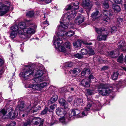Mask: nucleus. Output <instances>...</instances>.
Returning <instances> with one entry per match:
<instances>
[{"instance_id": "obj_42", "label": "nucleus", "mask_w": 126, "mask_h": 126, "mask_svg": "<svg viewBox=\"0 0 126 126\" xmlns=\"http://www.w3.org/2000/svg\"><path fill=\"white\" fill-rule=\"evenodd\" d=\"M49 25V24L48 23V21H47V19L46 21H45L42 24V26L43 27L44 26V27L46 26Z\"/></svg>"}, {"instance_id": "obj_51", "label": "nucleus", "mask_w": 126, "mask_h": 126, "mask_svg": "<svg viewBox=\"0 0 126 126\" xmlns=\"http://www.w3.org/2000/svg\"><path fill=\"white\" fill-rule=\"evenodd\" d=\"M57 105L56 104H53V105L51 106L50 107V109L52 110H53L56 107Z\"/></svg>"}, {"instance_id": "obj_36", "label": "nucleus", "mask_w": 126, "mask_h": 126, "mask_svg": "<svg viewBox=\"0 0 126 126\" xmlns=\"http://www.w3.org/2000/svg\"><path fill=\"white\" fill-rule=\"evenodd\" d=\"M124 40H121L118 44V47L120 48H122L124 46Z\"/></svg>"}, {"instance_id": "obj_52", "label": "nucleus", "mask_w": 126, "mask_h": 126, "mask_svg": "<svg viewBox=\"0 0 126 126\" xmlns=\"http://www.w3.org/2000/svg\"><path fill=\"white\" fill-rule=\"evenodd\" d=\"M123 21V19L122 18L119 17L117 19V21L119 23V24H120Z\"/></svg>"}, {"instance_id": "obj_38", "label": "nucleus", "mask_w": 126, "mask_h": 126, "mask_svg": "<svg viewBox=\"0 0 126 126\" xmlns=\"http://www.w3.org/2000/svg\"><path fill=\"white\" fill-rule=\"evenodd\" d=\"M88 53L90 55H94V50L93 49L91 48L89 49V50L88 52Z\"/></svg>"}, {"instance_id": "obj_46", "label": "nucleus", "mask_w": 126, "mask_h": 126, "mask_svg": "<svg viewBox=\"0 0 126 126\" xmlns=\"http://www.w3.org/2000/svg\"><path fill=\"white\" fill-rule=\"evenodd\" d=\"M75 57L78 59H81L82 58V56L79 53H77L75 55Z\"/></svg>"}, {"instance_id": "obj_5", "label": "nucleus", "mask_w": 126, "mask_h": 126, "mask_svg": "<svg viewBox=\"0 0 126 126\" xmlns=\"http://www.w3.org/2000/svg\"><path fill=\"white\" fill-rule=\"evenodd\" d=\"M60 33L59 32L57 33V35L59 36H57L56 37H54L53 39V45H55V48L58 49L60 51L65 52H66V49L64 47L61 46L63 41L62 40V38L60 36H61Z\"/></svg>"}, {"instance_id": "obj_13", "label": "nucleus", "mask_w": 126, "mask_h": 126, "mask_svg": "<svg viewBox=\"0 0 126 126\" xmlns=\"http://www.w3.org/2000/svg\"><path fill=\"white\" fill-rule=\"evenodd\" d=\"M35 31L33 28H31L27 26L26 28L24 29L23 31V32L26 34L30 35L31 34H33L35 32Z\"/></svg>"}, {"instance_id": "obj_24", "label": "nucleus", "mask_w": 126, "mask_h": 126, "mask_svg": "<svg viewBox=\"0 0 126 126\" xmlns=\"http://www.w3.org/2000/svg\"><path fill=\"white\" fill-rule=\"evenodd\" d=\"M24 105L23 102H20V104H18L16 107V109H18L20 110H22L24 108Z\"/></svg>"}, {"instance_id": "obj_4", "label": "nucleus", "mask_w": 126, "mask_h": 126, "mask_svg": "<svg viewBox=\"0 0 126 126\" xmlns=\"http://www.w3.org/2000/svg\"><path fill=\"white\" fill-rule=\"evenodd\" d=\"M93 108L94 110L98 111L101 108L102 105L100 102L98 101H95L94 103L88 102V104L85 110L81 113V115L80 116L82 117L86 116L88 114V111H89L91 107Z\"/></svg>"}, {"instance_id": "obj_19", "label": "nucleus", "mask_w": 126, "mask_h": 126, "mask_svg": "<svg viewBox=\"0 0 126 126\" xmlns=\"http://www.w3.org/2000/svg\"><path fill=\"white\" fill-rule=\"evenodd\" d=\"M59 103L62 106H63L65 109H68V105L65 100L63 98H61L59 100Z\"/></svg>"}, {"instance_id": "obj_60", "label": "nucleus", "mask_w": 126, "mask_h": 126, "mask_svg": "<svg viewBox=\"0 0 126 126\" xmlns=\"http://www.w3.org/2000/svg\"><path fill=\"white\" fill-rule=\"evenodd\" d=\"M108 67L107 66H104L102 68V69L103 70H105L107 69Z\"/></svg>"}, {"instance_id": "obj_55", "label": "nucleus", "mask_w": 126, "mask_h": 126, "mask_svg": "<svg viewBox=\"0 0 126 126\" xmlns=\"http://www.w3.org/2000/svg\"><path fill=\"white\" fill-rule=\"evenodd\" d=\"M18 32L19 34H23V30H22L21 29V30H20L19 29V30H18Z\"/></svg>"}, {"instance_id": "obj_20", "label": "nucleus", "mask_w": 126, "mask_h": 126, "mask_svg": "<svg viewBox=\"0 0 126 126\" xmlns=\"http://www.w3.org/2000/svg\"><path fill=\"white\" fill-rule=\"evenodd\" d=\"M82 43V41L78 40L73 43V45L75 47L79 48L81 47Z\"/></svg>"}, {"instance_id": "obj_7", "label": "nucleus", "mask_w": 126, "mask_h": 126, "mask_svg": "<svg viewBox=\"0 0 126 126\" xmlns=\"http://www.w3.org/2000/svg\"><path fill=\"white\" fill-rule=\"evenodd\" d=\"M49 83V82H44L37 84H30L27 87L33 90L40 91L48 85Z\"/></svg>"}, {"instance_id": "obj_53", "label": "nucleus", "mask_w": 126, "mask_h": 126, "mask_svg": "<svg viewBox=\"0 0 126 126\" xmlns=\"http://www.w3.org/2000/svg\"><path fill=\"white\" fill-rule=\"evenodd\" d=\"M114 2L120 4L121 3L122 0H113Z\"/></svg>"}, {"instance_id": "obj_23", "label": "nucleus", "mask_w": 126, "mask_h": 126, "mask_svg": "<svg viewBox=\"0 0 126 126\" xmlns=\"http://www.w3.org/2000/svg\"><path fill=\"white\" fill-rule=\"evenodd\" d=\"M81 70L79 68H75L73 69L72 70H71L69 71V73L70 74L71 73V72H72L73 73L76 75H77L79 73Z\"/></svg>"}, {"instance_id": "obj_50", "label": "nucleus", "mask_w": 126, "mask_h": 126, "mask_svg": "<svg viewBox=\"0 0 126 126\" xmlns=\"http://www.w3.org/2000/svg\"><path fill=\"white\" fill-rule=\"evenodd\" d=\"M108 12L106 10H104L103 12V14L105 15L106 16L108 17Z\"/></svg>"}, {"instance_id": "obj_54", "label": "nucleus", "mask_w": 126, "mask_h": 126, "mask_svg": "<svg viewBox=\"0 0 126 126\" xmlns=\"http://www.w3.org/2000/svg\"><path fill=\"white\" fill-rule=\"evenodd\" d=\"M1 112L3 115H5L6 113V111L4 109H2L1 111Z\"/></svg>"}, {"instance_id": "obj_64", "label": "nucleus", "mask_w": 126, "mask_h": 126, "mask_svg": "<svg viewBox=\"0 0 126 126\" xmlns=\"http://www.w3.org/2000/svg\"><path fill=\"white\" fill-rule=\"evenodd\" d=\"M27 22H28V23L29 24H30V25H31V21H30L26 20V23H27Z\"/></svg>"}, {"instance_id": "obj_14", "label": "nucleus", "mask_w": 126, "mask_h": 126, "mask_svg": "<svg viewBox=\"0 0 126 126\" xmlns=\"http://www.w3.org/2000/svg\"><path fill=\"white\" fill-rule=\"evenodd\" d=\"M84 103L85 102H84L82 99L79 98H76L73 102V105L75 107H76L79 105L83 106Z\"/></svg>"}, {"instance_id": "obj_29", "label": "nucleus", "mask_w": 126, "mask_h": 126, "mask_svg": "<svg viewBox=\"0 0 126 126\" xmlns=\"http://www.w3.org/2000/svg\"><path fill=\"white\" fill-rule=\"evenodd\" d=\"M110 18L108 17L105 16L103 20V22L106 24H107L110 23Z\"/></svg>"}, {"instance_id": "obj_21", "label": "nucleus", "mask_w": 126, "mask_h": 126, "mask_svg": "<svg viewBox=\"0 0 126 126\" xmlns=\"http://www.w3.org/2000/svg\"><path fill=\"white\" fill-rule=\"evenodd\" d=\"M112 7L115 12H118L121 10V9L119 6L116 4H113Z\"/></svg>"}, {"instance_id": "obj_33", "label": "nucleus", "mask_w": 126, "mask_h": 126, "mask_svg": "<svg viewBox=\"0 0 126 126\" xmlns=\"http://www.w3.org/2000/svg\"><path fill=\"white\" fill-rule=\"evenodd\" d=\"M17 32L12 31L10 35V37L12 39H13L15 37Z\"/></svg>"}, {"instance_id": "obj_41", "label": "nucleus", "mask_w": 126, "mask_h": 126, "mask_svg": "<svg viewBox=\"0 0 126 126\" xmlns=\"http://www.w3.org/2000/svg\"><path fill=\"white\" fill-rule=\"evenodd\" d=\"M65 45L66 46V48L70 49L71 48V46L70 43L69 42H67L65 43Z\"/></svg>"}, {"instance_id": "obj_59", "label": "nucleus", "mask_w": 126, "mask_h": 126, "mask_svg": "<svg viewBox=\"0 0 126 126\" xmlns=\"http://www.w3.org/2000/svg\"><path fill=\"white\" fill-rule=\"evenodd\" d=\"M89 78L90 79H93L94 78V77L93 75H90L89 76Z\"/></svg>"}, {"instance_id": "obj_12", "label": "nucleus", "mask_w": 126, "mask_h": 126, "mask_svg": "<svg viewBox=\"0 0 126 126\" xmlns=\"http://www.w3.org/2000/svg\"><path fill=\"white\" fill-rule=\"evenodd\" d=\"M90 2L89 0H83V7L87 11H90L91 8L92 6L90 4Z\"/></svg>"}, {"instance_id": "obj_45", "label": "nucleus", "mask_w": 126, "mask_h": 126, "mask_svg": "<svg viewBox=\"0 0 126 126\" xmlns=\"http://www.w3.org/2000/svg\"><path fill=\"white\" fill-rule=\"evenodd\" d=\"M88 79H83L81 81V84L84 86L87 81H88Z\"/></svg>"}, {"instance_id": "obj_49", "label": "nucleus", "mask_w": 126, "mask_h": 126, "mask_svg": "<svg viewBox=\"0 0 126 126\" xmlns=\"http://www.w3.org/2000/svg\"><path fill=\"white\" fill-rule=\"evenodd\" d=\"M16 125V123L14 121L11 122L10 124L8 125V126H15Z\"/></svg>"}, {"instance_id": "obj_3", "label": "nucleus", "mask_w": 126, "mask_h": 126, "mask_svg": "<svg viewBox=\"0 0 126 126\" xmlns=\"http://www.w3.org/2000/svg\"><path fill=\"white\" fill-rule=\"evenodd\" d=\"M99 94L103 96L108 95L113 90L112 87L110 84L99 83L96 86Z\"/></svg>"}, {"instance_id": "obj_39", "label": "nucleus", "mask_w": 126, "mask_h": 126, "mask_svg": "<svg viewBox=\"0 0 126 126\" xmlns=\"http://www.w3.org/2000/svg\"><path fill=\"white\" fill-rule=\"evenodd\" d=\"M48 108L47 107H45V109L42 111L41 114L42 115H44L46 114L47 112Z\"/></svg>"}, {"instance_id": "obj_11", "label": "nucleus", "mask_w": 126, "mask_h": 126, "mask_svg": "<svg viewBox=\"0 0 126 126\" xmlns=\"http://www.w3.org/2000/svg\"><path fill=\"white\" fill-rule=\"evenodd\" d=\"M31 121L32 123L34 125H37L40 124L39 126H42L43 123V121L39 117L33 118Z\"/></svg>"}, {"instance_id": "obj_56", "label": "nucleus", "mask_w": 126, "mask_h": 126, "mask_svg": "<svg viewBox=\"0 0 126 126\" xmlns=\"http://www.w3.org/2000/svg\"><path fill=\"white\" fill-rule=\"evenodd\" d=\"M116 52L111 51L109 52V54L110 55H114L115 54Z\"/></svg>"}, {"instance_id": "obj_37", "label": "nucleus", "mask_w": 126, "mask_h": 126, "mask_svg": "<svg viewBox=\"0 0 126 126\" xmlns=\"http://www.w3.org/2000/svg\"><path fill=\"white\" fill-rule=\"evenodd\" d=\"M123 54H122L117 59V61L120 63H122L123 61Z\"/></svg>"}, {"instance_id": "obj_35", "label": "nucleus", "mask_w": 126, "mask_h": 126, "mask_svg": "<svg viewBox=\"0 0 126 126\" xmlns=\"http://www.w3.org/2000/svg\"><path fill=\"white\" fill-rule=\"evenodd\" d=\"M90 71L89 69L84 68L81 72V75L82 76H84L86 74L87 72L89 73Z\"/></svg>"}, {"instance_id": "obj_62", "label": "nucleus", "mask_w": 126, "mask_h": 126, "mask_svg": "<svg viewBox=\"0 0 126 126\" xmlns=\"http://www.w3.org/2000/svg\"><path fill=\"white\" fill-rule=\"evenodd\" d=\"M108 16H112V14L111 13H110V12H109L108 14Z\"/></svg>"}, {"instance_id": "obj_10", "label": "nucleus", "mask_w": 126, "mask_h": 126, "mask_svg": "<svg viewBox=\"0 0 126 126\" xmlns=\"http://www.w3.org/2000/svg\"><path fill=\"white\" fill-rule=\"evenodd\" d=\"M79 4L78 2L76 1L74 3L73 6H72L70 5H69L66 6L65 8V9L66 10H68L71 9L72 11L68 13H70V15H71L72 12L73 13V14H74V11L76 12L75 10L78 9L79 8Z\"/></svg>"}, {"instance_id": "obj_32", "label": "nucleus", "mask_w": 126, "mask_h": 126, "mask_svg": "<svg viewBox=\"0 0 126 126\" xmlns=\"http://www.w3.org/2000/svg\"><path fill=\"white\" fill-rule=\"evenodd\" d=\"M58 96L56 95H54L53 96L52 98L51 99V101L49 102V103H53L57 100L58 99Z\"/></svg>"}, {"instance_id": "obj_28", "label": "nucleus", "mask_w": 126, "mask_h": 126, "mask_svg": "<svg viewBox=\"0 0 126 126\" xmlns=\"http://www.w3.org/2000/svg\"><path fill=\"white\" fill-rule=\"evenodd\" d=\"M118 74V73L117 72L114 73L111 76L112 79L113 80L116 79L117 78Z\"/></svg>"}, {"instance_id": "obj_43", "label": "nucleus", "mask_w": 126, "mask_h": 126, "mask_svg": "<svg viewBox=\"0 0 126 126\" xmlns=\"http://www.w3.org/2000/svg\"><path fill=\"white\" fill-rule=\"evenodd\" d=\"M73 65V64L72 63H67L65 64V68L67 67H70Z\"/></svg>"}, {"instance_id": "obj_6", "label": "nucleus", "mask_w": 126, "mask_h": 126, "mask_svg": "<svg viewBox=\"0 0 126 126\" xmlns=\"http://www.w3.org/2000/svg\"><path fill=\"white\" fill-rule=\"evenodd\" d=\"M10 3L6 0H0V16H3L9 11Z\"/></svg>"}, {"instance_id": "obj_8", "label": "nucleus", "mask_w": 126, "mask_h": 126, "mask_svg": "<svg viewBox=\"0 0 126 126\" xmlns=\"http://www.w3.org/2000/svg\"><path fill=\"white\" fill-rule=\"evenodd\" d=\"M67 109H63L61 108H58L56 110V114L62 117L60 119V121L62 123H64L65 122L66 110Z\"/></svg>"}, {"instance_id": "obj_2", "label": "nucleus", "mask_w": 126, "mask_h": 126, "mask_svg": "<svg viewBox=\"0 0 126 126\" xmlns=\"http://www.w3.org/2000/svg\"><path fill=\"white\" fill-rule=\"evenodd\" d=\"M74 12V14L72 12L71 15H70V13H67L62 17L60 21L61 25L58 28L59 31L61 32H64L65 29L68 28L67 25L70 21L73 19L76 15L77 12L75 11Z\"/></svg>"}, {"instance_id": "obj_30", "label": "nucleus", "mask_w": 126, "mask_h": 126, "mask_svg": "<svg viewBox=\"0 0 126 126\" xmlns=\"http://www.w3.org/2000/svg\"><path fill=\"white\" fill-rule=\"evenodd\" d=\"M34 13L33 11H29L26 14V16L27 17H32L34 15Z\"/></svg>"}, {"instance_id": "obj_25", "label": "nucleus", "mask_w": 126, "mask_h": 126, "mask_svg": "<svg viewBox=\"0 0 126 126\" xmlns=\"http://www.w3.org/2000/svg\"><path fill=\"white\" fill-rule=\"evenodd\" d=\"M40 106H38V107L33 108L32 107V109H31L29 112H30L31 113H34L35 112L37 111L38 110L40 109Z\"/></svg>"}, {"instance_id": "obj_47", "label": "nucleus", "mask_w": 126, "mask_h": 126, "mask_svg": "<svg viewBox=\"0 0 126 126\" xmlns=\"http://www.w3.org/2000/svg\"><path fill=\"white\" fill-rule=\"evenodd\" d=\"M116 27L115 26L111 28V31L112 33L114 32L115 31H116Z\"/></svg>"}, {"instance_id": "obj_1", "label": "nucleus", "mask_w": 126, "mask_h": 126, "mask_svg": "<svg viewBox=\"0 0 126 126\" xmlns=\"http://www.w3.org/2000/svg\"><path fill=\"white\" fill-rule=\"evenodd\" d=\"M26 68L21 73L20 75L25 80L27 79L32 76L35 78L32 80L36 82H39L46 81V77L47 76L46 72L42 68H37L33 70L29 65H25Z\"/></svg>"}, {"instance_id": "obj_34", "label": "nucleus", "mask_w": 126, "mask_h": 126, "mask_svg": "<svg viewBox=\"0 0 126 126\" xmlns=\"http://www.w3.org/2000/svg\"><path fill=\"white\" fill-rule=\"evenodd\" d=\"M74 32L72 31H70L66 33L65 34L67 36H72L74 34Z\"/></svg>"}, {"instance_id": "obj_57", "label": "nucleus", "mask_w": 126, "mask_h": 126, "mask_svg": "<svg viewBox=\"0 0 126 126\" xmlns=\"http://www.w3.org/2000/svg\"><path fill=\"white\" fill-rule=\"evenodd\" d=\"M3 60L0 58V66L2 65L3 64Z\"/></svg>"}, {"instance_id": "obj_16", "label": "nucleus", "mask_w": 126, "mask_h": 126, "mask_svg": "<svg viewBox=\"0 0 126 126\" xmlns=\"http://www.w3.org/2000/svg\"><path fill=\"white\" fill-rule=\"evenodd\" d=\"M108 34V32H107L104 34L99 35L97 37V40L100 41L106 40Z\"/></svg>"}, {"instance_id": "obj_18", "label": "nucleus", "mask_w": 126, "mask_h": 126, "mask_svg": "<svg viewBox=\"0 0 126 126\" xmlns=\"http://www.w3.org/2000/svg\"><path fill=\"white\" fill-rule=\"evenodd\" d=\"M11 110L9 112L8 114V116L10 119H13L16 117L18 114L16 113L15 112H14V110L11 109H10Z\"/></svg>"}, {"instance_id": "obj_48", "label": "nucleus", "mask_w": 126, "mask_h": 126, "mask_svg": "<svg viewBox=\"0 0 126 126\" xmlns=\"http://www.w3.org/2000/svg\"><path fill=\"white\" fill-rule=\"evenodd\" d=\"M86 91L88 94V95H91L93 93V91L92 90H90L89 89H88L86 90Z\"/></svg>"}, {"instance_id": "obj_58", "label": "nucleus", "mask_w": 126, "mask_h": 126, "mask_svg": "<svg viewBox=\"0 0 126 126\" xmlns=\"http://www.w3.org/2000/svg\"><path fill=\"white\" fill-rule=\"evenodd\" d=\"M73 98L72 97H69L68 99V101L69 102H71L72 101Z\"/></svg>"}, {"instance_id": "obj_22", "label": "nucleus", "mask_w": 126, "mask_h": 126, "mask_svg": "<svg viewBox=\"0 0 126 126\" xmlns=\"http://www.w3.org/2000/svg\"><path fill=\"white\" fill-rule=\"evenodd\" d=\"M99 13V12L98 11H96L91 14V16L93 18V20H94L95 19L98 18Z\"/></svg>"}, {"instance_id": "obj_61", "label": "nucleus", "mask_w": 126, "mask_h": 126, "mask_svg": "<svg viewBox=\"0 0 126 126\" xmlns=\"http://www.w3.org/2000/svg\"><path fill=\"white\" fill-rule=\"evenodd\" d=\"M9 86L11 88V86L13 85V83L11 81L9 82Z\"/></svg>"}, {"instance_id": "obj_27", "label": "nucleus", "mask_w": 126, "mask_h": 126, "mask_svg": "<svg viewBox=\"0 0 126 126\" xmlns=\"http://www.w3.org/2000/svg\"><path fill=\"white\" fill-rule=\"evenodd\" d=\"M19 28L23 31L24 29H26L27 26H25V24L24 23H20L19 24Z\"/></svg>"}, {"instance_id": "obj_31", "label": "nucleus", "mask_w": 126, "mask_h": 126, "mask_svg": "<svg viewBox=\"0 0 126 126\" xmlns=\"http://www.w3.org/2000/svg\"><path fill=\"white\" fill-rule=\"evenodd\" d=\"M32 123L31 120L29 119H28L23 124V126H29Z\"/></svg>"}, {"instance_id": "obj_9", "label": "nucleus", "mask_w": 126, "mask_h": 126, "mask_svg": "<svg viewBox=\"0 0 126 126\" xmlns=\"http://www.w3.org/2000/svg\"><path fill=\"white\" fill-rule=\"evenodd\" d=\"M67 110V112H66V119L67 118L68 119V117L69 116L72 117L75 116L79 114L80 113V111L77 109L71 110L70 109H68Z\"/></svg>"}, {"instance_id": "obj_40", "label": "nucleus", "mask_w": 126, "mask_h": 126, "mask_svg": "<svg viewBox=\"0 0 126 126\" xmlns=\"http://www.w3.org/2000/svg\"><path fill=\"white\" fill-rule=\"evenodd\" d=\"M81 52L82 55H85L88 53V51L86 49H82L81 50Z\"/></svg>"}, {"instance_id": "obj_15", "label": "nucleus", "mask_w": 126, "mask_h": 126, "mask_svg": "<svg viewBox=\"0 0 126 126\" xmlns=\"http://www.w3.org/2000/svg\"><path fill=\"white\" fill-rule=\"evenodd\" d=\"M84 21V17L82 15L78 16L74 21V23L77 25H79Z\"/></svg>"}, {"instance_id": "obj_17", "label": "nucleus", "mask_w": 126, "mask_h": 126, "mask_svg": "<svg viewBox=\"0 0 126 126\" xmlns=\"http://www.w3.org/2000/svg\"><path fill=\"white\" fill-rule=\"evenodd\" d=\"M95 29L96 32L98 34H104V33L108 32L106 29L104 27H96Z\"/></svg>"}, {"instance_id": "obj_63", "label": "nucleus", "mask_w": 126, "mask_h": 126, "mask_svg": "<svg viewBox=\"0 0 126 126\" xmlns=\"http://www.w3.org/2000/svg\"><path fill=\"white\" fill-rule=\"evenodd\" d=\"M125 10V11H126V0H125V3L124 4Z\"/></svg>"}, {"instance_id": "obj_44", "label": "nucleus", "mask_w": 126, "mask_h": 126, "mask_svg": "<svg viewBox=\"0 0 126 126\" xmlns=\"http://www.w3.org/2000/svg\"><path fill=\"white\" fill-rule=\"evenodd\" d=\"M89 82L90 81L88 79V81H87L86 82L83 86L86 87H89L90 86Z\"/></svg>"}, {"instance_id": "obj_26", "label": "nucleus", "mask_w": 126, "mask_h": 126, "mask_svg": "<svg viewBox=\"0 0 126 126\" xmlns=\"http://www.w3.org/2000/svg\"><path fill=\"white\" fill-rule=\"evenodd\" d=\"M19 29L17 26L16 25H14L11 28V29L12 30V31L16 32H17L18 30H19Z\"/></svg>"}]
</instances>
